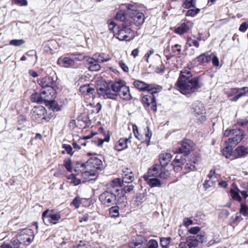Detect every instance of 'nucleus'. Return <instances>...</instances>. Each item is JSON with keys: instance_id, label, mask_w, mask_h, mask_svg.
Here are the masks:
<instances>
[{"instance_id": "obj_1", "label": "nucleus", "mask_w": 248, "mask_h": 248, "mask_svg": "<svg viewBox=\"0 0 248 248\" xmlns=\"http://www.w3.org/2000/svg\"><path fill=\"white\" fill-rule=\"evenodd\" d=\"M178 90L189 96L201 88L203 84L198 77H193L190 68L182 70L176 82Z\"/></svg>"}, {"instance_id": "obj_2", "label": "nucleus", "mask_w": 248, "mask_h": 248, "mask_svg": "<svg viewBox=\"0 0 248 248\" xmlns=\"http://www.w3.org/2000/svg\"><path fill=\"white\" fill-rule=\"evenodd\" d=\"M38 84L42 87V93L47 94L48 98H55L56 91L54 88L55 82L51 77H45L40 78L37 81Z\"/></svg>"}, {"instance_id": "obj_3", "label": "nucleus", "mask_w": 248, "mask_h": 248, "mask_svg": "<svg viewBox=\"0 0 248 248\" xmlns=\"http://www.w3.org/2000/svg\"><path fill=\"white\" fill-rule=\"evenodd\" d=\"M132 23L129 20L123 22L118 28L117 33V38L120 41H129L133 40L135 37L134 32L131 29Z\"/></svg>"}, {"instance_id": "obj_4", "label": "nucleus", "mask_w": 248, "mask_h": 248, "mask_svg": "<svg viewBox=\"0 0 248 248\" xmlns=\"http://www.w3.org/2000/svg\"><path fill=\"white\" fill-rule=\"evenodd\" d=\"M96 154L89 152L88 156L93 155L86 161V167L89 171L94 172L95 176H90V178H93L95 179L97 177V170H101L103 168V163L101 159L95 156Z\"/></svg>"}, {"instance_id": "obj_5", "label": "nucleus", "mask_w": 248, "mask_h": 248, "mask_svg": "<svg viewBox=\"0 0 248 248\" xmlns=\"http://www.w3.org/2000/svg\"><path fill=\"white\" fill-rule=\"evenodd\" d=\"M16 238L24 247L29 245L34 238L33 232L30 229H23L18 233Z\"/></svg>"}, {"instance_id": "obj_6", "label": "nucleus", "mask_w": 248, "mask_h": 248, "mask_svg": "<svg viewBox=\"0 0 248 248\" xmlns=\"http://www.w3.org/2000/svg\"><path fill=\"white\" fill-rule=\"evenodd\" d=\"M99 200L103 205L106 206H110L115 203L116 195L112 189H109V188H108L107 190L100 195Z\"/></svg>"}, {"instance_id": "obj_7", "label": "nucleus", "mask_w": 248, "mask_h": 248, "mask_svg": "<svg viewBox=\"0 0 248 248\" xmlns=\"http://www.w3.org/2000/svg\"><path fill=\"white\" fill-rule=\"evenodd\" d=\"M133 85L136 88L142 91H147L148 93H158L162 90V87L159 85L148 84L140 80H136Z\"/></svg>"}, {"instance_id": "obj_8", "label": "nucleus", "mask_w": 248, "mask_h": 248, "mask_svg": "<svg viewBox=\"0 0 248 248\" xmlns=\"http://www.w3.org/2000/svg\"><path fill=\"white\" fill-rule=\"evenodd\" d=\"M61 218L60 213L55 212L53 210L47 209L42 214V218L46 224L48 223L56 224Z\"/></svg>"}, {"instance_id": "obj_9", "label": "nucleus", "mask_w": 248, "mask_h": 248, "mask_svg": "<svg viewBox=\"0 0 248 248\" xmlns=\"http://www.w3.org/2000/svg\"><path fill=\"white\" fill-rule=\"evenodd\" d=\"M193 113L197 120L200 122H203L205 121L206 111L203 104L197 101L193 105Z\"/></svg>"}, {"instance_id": "obj_10", "label": "nucleus", "mask_w": 248, "mask_h": 248, "mask_svg": "<svg viewBox=\"0 0 248 248\" xmlns=\"http://www.w3.org/2000/svg\"><path fill=\"white\" fill-rule=\"evenodd\" d=\"M74 170L77 173H81L82 177L85 180H91L94 179L93 178H90V176H95L94 172L89 171L86 167V162L81 163L77 162L74 167Z\"/></svg>"}, {"instance_id": "obj_11", "label": "nucleus", "mask_w": 248, "mask_h": 248, "mask_svg": "<svg viewBox=\"0 0 248 248\" xmlns=\"http://www.w3.org/2000/svg\"><path fill=\"white\" fill-rule=\"evenodd\" d=\"M81 54L75 55L72 54L69 57L59 58L58 60V64L65 68H72L75 66L74 60H79V56H81Z\"/></svg>"}, {"instance_id": "obj_12", "label": "nucleus", "mask_w": 248, "mask_h": 248, "mask_svg": "<svg viewBox=\"0 0 248 248\" xmlns=\"http://www.w3.org/2000/svg\"><path fill=\"white\" fill-rule=\"evenodd\" d=\"M129 246L131 248H146L147 239L141 235H138L129 241Z\"/></svg>"}, {"instance_id": "obj_13", "label": "nucleus", "mask_w": 248, "mask_h": 248, "mask_svg": "<svg viewBox=\"0 0 248 248\" xmlns=\"http://www.w3.org/2000/svg\"><path fill=\"white\" fill-rule=\"evenodd\" d=\"M244 137V131L240 129H233L231 137L229 138L225 141V143H229L232 146L237 145L243 139Z\"/></svg>"}, {"instance_id": "obj_14", "label": "nucleus", "mask_w": 248, "mask_h": 248, "mask_svg": "<svg viewBox=\"0 0 248 248\" xmlns=\"http://www.w3.org/2000/svg\"><path fill=\"white\" fill-rule=\"evenodd\" d=\"M150 94L146 95L142 98V102L144 106L147 107L151 105V109L154 111L157 110L156 103V94L157 93H149Z\"/></svg>"}, {"instance_id": "obj_15", "label": "nucleus", "mask_w": 248, "mask_h": 248, "mask_svg": "<svg viewBox=\"0 0 248 248\" xmlns=\"http://www.w3.org/2000/svg\"><path fill=\"white\" fill-rule=\"evenodd\" d=\"M129 17L131 19L132 24H133L136 26H140L143 24L145 21V16L139 10L134 13H129Z\"/></svg>"}, {"instance_id": "obj_16", "label": "nucleus", "mask_w": 248, "mask_h": 248, "mask_svg": "<svg viewBox=\"0 0 248 248\" xmlns=\"http://www.w3.org/2000/svg\"><path fill=\"white\" fill-rule=\"evenodd\" d=\"M194 145L193 141L188 139L184 140L181 144V147L178 149L176 153H183L184 156L189 155Z\"/></svg>"}, {"instance_id": "obj_17", "label": "nucleus", "mask_w": 248, "mask_h": 248, "mask_svg": "<svg viewBox=\"0 0 248 248\" xmlns=\"http://www.w3.org/2000/svg\"><path fill=\"white\" fill-rule=\"evenodd\" d=\"M45 113L46 109L43 106H35L31 110V117L34 120H38L39 119L46 120Z\"/></svg>"}, {"instance_id": "obj_18", "label": "nucleus", "mask_w": 248, "mask_h": 248, "mask_svg": "<svg viewBox=\"0 0 248 248\" xmlns=\"http://www.w3.org/2000/svg\"><path fill=\"white\" fill-rule=\"evenodd\" d=\"M51 99L50 97L48 98V96H47V94H42L41 90L40 93H33L31 97V99L32 102L38 103L49 101V99Z\"/></svg>"}, {"instance_id": "obj_19", "label": "nucleus", "mask_w": 248, "mask_h": 248, "mask_svg": "<svg viewBox=\"0 0 248 248\" xmlns=\"http://www.w3.org/2000/svg\"><path fill=\"white\" fill-rule=\"evenodd\" d=\"M98 92L99 94L109 99H116L118 96V94L115 92L112 93L111 89L108 88V87L105 88H100L98 90Z\"/></svg>"}, {"instance_id": "obj_20", "label": "nucleus", "mask_w": 248, "mask_h": 248, "mask_svg": "<svg viewBox=\"0 0 248 248\" xmlns=\"http://www.w3.org/2000/svg\"><path fill=\"white\" fill-rule=\"evenodd\" d=\"M162 168L163 167L160 165L155 164L148 170L147 174H145L144 176L153 177H158Z\"/></svg>"}, {"instance_id": "obj_21", "label": "nucleus", "mask_w": 248, "mask_h": 248, "mask_svg": "<svg viewBox=\"0 0 248 248\" xmlns=\"http://www.w3.org/2000/svg\"><path fill=\"white\" fill-rule=\"evenodd\" d=\"M115 203L118 207L122 209L126 206L127 203V198L124 192H118Z\"/></svg>"}, {"instance_id": "obj_22", "label": "nucleus", "mask_w": 248, "mask_h": 248, "mask_svg": "<svg viewBox=\"0 0 248 248\" xmlns=\"http://www.w3.org/2000/svg\"><path fill=\"white\" fill-rule=\"evenodd\" d=\"M172 156V155L169 153H163L161 154L159 156L160 165L162 167H166L170 161Z\"/></svg>"}, {"instance_id": "obj_23", "label": "nucleus", "mask_w": 248, "mask_h": 248, "mask_svg": "<svg viewBox=\"0 0 248 248\" xmlns=\"http://www.w3.org/2000/svg\"><path fill=\"white\" fill-rule=\"evenodd\" d=\"M143 178L147 184L151 187H160L161 186L160 181L156 177L143 176Z\"/></svg>"}, {"instance_id": "obj_24", "label": "nucleus", "mask_w": 248, "mask_h": 248, "mask_svg": "<svg viewBox=\"0 0 248 248\" xmlns=\"http://www.w3.org/2000/svg\"><path fill=\"white\" fill-rule=\"evenodd\" d=\"M89 58L93 59V61H95L98 63L108 62L110 60V58L108 55L105 53H96L94 54L92 58Z\"/></svg>"}, {"instance_id": "obj_25", "label": "nucleus", "mask_w": 248, "mask_h": 248, "mask_svg": "<svg viewBox=\"0 0 248 248\" xmlns=\"http://www.w3.org/2000/svg\"><path fill=\"white\" fill-rule=\"evenodd\" d=\"M118 95L123 99L125 100H129L132 96L130 93L129 87L124 85L122 87L120 91L118 93Z\"/></svg>"}, {"instance_id": "obj_26", "label": "nucleus", "mask_w": 248, "mask_h": 248, "mask_svg": "<svg viewBox=\"0 0 248 248\" xmlns=\"http://www.w3.org/2000/svg\"><path fill=\"white\" fill-rule=\"evenodd\" d=\"M236 158H241L248 155V147L238 146L234 150Z\"/></svg>"}, {"instance_id": "obj_27", "label": "nucleus", "mask_w": 248, "mask_h": 248, "mask_svg": "<svg viewBox=\"0 0 248 248\" xmlns=\"http://www.w3.org/2000/svg\"><path fill=\"white\" fill-rule=\"evenodd\" d=\"M128 138H121L115 145L114 149L118 151H121L127 147V143L130 140Z\"/></svg>"}, {"instance_id": "obj_28", "label": "nucleus", "mask_w": 248, "mask_h": 248, "mask_svg": "<svg viewBox=\"0 0 248 248\" xmlns=\"http://www.w3.org/2000/svg\"><path fill=\"white\" fill-rule=\"evenodd\" d=\"M0 248H25V247L16 238L12 240L10 244H3Z\"/></svg>"}, {"instance_id": "obj_29", "label": "nucleus", "mask_w": 248, "mask_h": 248, "mask_svg": "<svg viewBox=\"0 0 248 248\" xmlns=\"http://www.w3.org/2000/svg\"><path fill=\"white\" fill-rule=\"evenodd\" d=\"M80 92L84 95H93L95 92V89L90 84L81 86L79 88Z\"/></svg>"}, {"instance_id": "obj_30", "label": "nucleus", "mask_w": 248, "mask_h": 248, "mask_svg": "<svg viewBox=\"0 0 248 248\" xmlns=\"http://www.w3.org/2000/svg\"><path fill=\"white\" fill-rule=\"evenodd\" d=\"M123 181L120 178H115L111 181L110 183L111 188L113 192H118L120 190L118 188V187H121L123 185Z\"/></svg>"}, {"instance_id": "obj_31", "label": "nucleus", "mask_w": 248, "mask_h": 248, "mask_svg": "<svg viewBox=\"0 0 248 248\" xmlns=\"http://www.w3.org/2000/svg\"><path fill=\"white\" fill-rule=\"evenodd\" d=\"M124 85H125V82L122 80L119 79L117 81H115L111 85V90L113 92L117 93L120 91L122 87Z\"/></svg>"}, {"instance_id": "obj_32", "label": "nucleus", "mask_w": 248, "mask_h": 248, "mask_svg": "<svg viewBox=\"0 0 248 248\" xmlns=\"http://www.w3.org/2000/svg\"><path fill=\"white\" fill-rule=\"evenodd\" d=\"M87 65L90 71H96L100 69V66L98 63L90 58H88L87 60Z\"/></svg>"}, {"instance_id": "obj_33", "label": "nucleus", "mask_w": 248, "mask_h": 248, "mask_svg": "<svg viewBox=\"0 0 248 248\" xmlns=\"http://www.w3.org/2000/svg\"><path fill=\"white\" fill-rule=\"evenodd\" d=\"M212 54H209L208 53L202 54L197 57L196 59L200 63L208 62L211 60Z\"/></svg>"}, {"instance_id": "obj_34", "label": "nucleus", "mask_w": 248, "mask_h": 248, "mask_svg": "<svg viewBox=\"0 0 248 248\" xmlns=\"http://www.w3.org/2000/svg\"><path fill=\"white\" fill-rule=\"evenodd\" d=\"M189 29L188 25L186 23L181 24L179 26L175 29L174 31L179 34H183L186 32Z\"/></svg>"}, {"instance_id": "obj_35", "label": "nucleus", "mask_w": 248, "mask_h": 248, "mask_svg": "<svg viewBox=\"0 0 248 248\" xmlns=\"http://www.w3.org/2000/svg\"><path fill=\"white\" fill-rule=\"evenodd\" d=\"M227 145L223 149L222 154L226 158H229L232 155L234 146H232L229 143H226Z\"/></svg>"}, {"instance_id": "obj_36", "label": "nucleus", "mask_w": 248, "mask_h": 248, "mask_svg": "<svg viewBox=\"0 0 248 248\" xmlns=\"http://www.w3.org/2000/svg\"><path fill=\"white\" fill-rule=\"evenodd\" d=\"M183 7L185 9H190L196 7L195 0H185L183 4Z\"/></svg>"}, {"instance_id": "obj_37", "label": "nucleus", "mask_w": 248, "mask_h": 248, "mask_svg": "<svg viewBox=\"0 0 248 248\" xmlns=\"http://www.w3.org/2000/svg\"><path fill=\"white\" fill-rule=\"evenodd\" d=\"M186 240L188 242V244L189 246H190V248L196 247L198 245L199 240L195 236H189Z\"/></svg>"}, {"instance_id": "obj_38", "label": "nucleus", "mask_w": 248, "mask_h": 248, "mask_svg": "<svg viewBox=\"0 0 248 248\" xmlns=\"http://www.w3.org/2000/svg\"><path fill=\"white\" fill-rule=\"evenodd\" d=\"M121 208L118 207V205L111 207L109 209V214L111 217H116L119 216V209Z\"/></svg>"}, {"instance_id": "obj_39", "label": "nucleus", "mask_w": 248, "mask_h": 248, "mask_svg": "<svg viewBox=\"0 0 248 248\" xmlns=\"http://www.w3.org/2000/svg\"><path fill=\"white\" fill-rule=\"evenodd\" d=\"M115 19L118 21L123 22H125L126 19V13L125 11L120 10L118 12L116 15Z\"/></svg>"}, {"instance_id": "obj_40", "label": "nucleus", "mask_w": 248, "mask_h": 248, "mask_svg": "<svg viewBox=\"0 0 248 248\" xmlns=\"http://www.w3.org/2000/svg\"><path fill=\"white\" fill-rule=\"evenodd\" d=\"M134 180V176L132 171H130V173H125L124 174L123 177V182L125 183H129L132 182Z\"/></svg>"}, {"instance_id": "obj_41", "label": "nucleus", "mask_w": 248, "mask_h": 248, "mask_svg": "<svg viewBox=\"0 0 248 248\" xmlns=\"http://www.w3.org/2000/svg\"><path fill=\"white\" fill-rule=\"evenodd\" d=\"M237 90V93H238L237 98L247 95L248 94V87H242Z\"/></svg>"}, {"instance_id": "obj_42", "label": "nucleus", "mask_w": 248, "mask_h": 248, "mask_svg": "<svg viewBox=\"0 0 248 248\" xmlns=\"http://www.w3.org/2000/svg\"><path fill=\"white\" fill-rule=\"evenodd\" d=\"M239 193L240 192L237 190V191H235L232 189L230 190V193L232 198L234 200L241 202L242 198L239 194Z\"/></svg>"}, {"instance_id": "obj_43", "label": "nucleus", "mask_w": 248, "mask_h": 248, "mask_svg": "<svg viewBox=\"0 0 248 248\" xmlns=\"http://www.w3.org/2000/svg\"><path fill=\"white\" fill-rule=\"evenodd\" d=\"M186 44L189 47L193 46L197 48L199 47L200 46L199 43L198 42V41L195 39H193L191 37H188L187 38Z\"/></svg>"}, {"instance_id": "obj_44", "label": "nucleus", "mask_w": 248, "mask_h": 248, "mask_svg": "<svg viewBox=\"0 0 248 248\" xmlns=\"http://www.w3.org/2000/svg\"><path fill=\"white\" fill-rule=\"evenodd\" d=\"M200 9L199 8L189 9L186 13V16H190L191 17L195 16L199 13Z\"/></svg>"}, {"instance_id": "obj_45", "label": "nucleus", "mask_w": 248, "mask_h": 248, "mask_svg": "<svg viewBox=\"0 0 248 248\" xmlns=\"http://www.w3.org/2000/svg\"><path fill=\"white\" fill-rule=\"evenodd\" d=\"M170 237H163L160 238V245L162 248H167V246L170 243Z\"/></svg>"}, {"instance_id": "obj_46", "label": "nucleus", "mask_w": 248, "mask_h": 248, "mask_svg": "<svg viewBox=\"0 0 248 248\" xmlns=\"http://www.w3.org/2000/svg\"><path fill=\"white\" fill-rule=\"evenodd\" d=\"M25 43V41L23 39H13L10 41L9 44L14 46H20Z\"/></svg>"}, {"instance_id": "obj_47", "label": "nucleus", "mask_w": 248, "mask_h": 248, "mask_svg": "<svg viewBox=\"0 0 248 248\" xmlns=\"http://www.w3.org/2000/svg\"><path fill=\"white\" fill-rule=\"evenodd\" d=\"M80 204H81L80 198L79 196H77L73 199V200L71 202L70 205L74 206L76 209H78L79 208Z\"/></svg>"}, {"instance_id": "obj_48", "label": "nucleus", "mask_w": 248, "mask_h": 248, "mask_svg": "<svg viewBox=\"0 0 248 248\" xmlns=\"http://www.w3.org/2000/svg\"><path fill=\"white\" fill-rule=\"evenodd\" d=\"M64 166L66 168V169L69 172H72V162L71 160L68 158L64 160Z\"/></svg>"}, {"instance_id": "obj_49", "label": "nucleus", "mask_w": 248, "mask_h": 248, "mask_svg": "<svg viewBox=\"0 0 248 248\" xmlns=\"http://www.w3.org/2000/svg\"><path fill=\"white\" fill-rule=\"evenodd\" d=\"M147 247L148 248H157L158 243L155 240L151 239L148 242H147Z\"/></svg>"}, {"instance_id": "obj_50", "label": "nucleus", "mask_w": 248, "mask_h": 248, "mask_svg": "<svg viewBox=\"0 0 248 248\" xmlns=\"http://www.w3.org/2000/svg\"><path fill=\"white\" fill-rule=\"evenodd\" d=\"M110 140V136L108 133L107 135L105 136V138L104 139H99L98 140L97 142V145L98 146H101L103 143L106 142H108Z\"/></svg>"}, {"instance_id": "obj_51", "label": "nucleus", "mask_w": 248, "mask_h": 248, "mask_svg": "<svg viewBox=\"0 0 248 248\" xmlns=\"http://www.w3.org/2000/svg\"><path fill=\"white\" fill-rule=\"evenodd\" d=\"M73 248H87L86 247V243L83 241H79L76 242L73 245Z\"/></svg>"}, {"instance_id": "obj_52", "label": "nucleus", "mask_w": 248, "mask_h": 248, "mask_svg": "<svg viewBox=\"0 0 248 248\" xmlns=\"http://www.w3.org/2000/svg\"><path fill=\"white\" fill-rule=\"evenodd\" d=\"M133 188L134 186L132 185H127L124 186L123 188L120 190V192H124V194L126 193L130 192L132 190H133Z\"/></svg>"}, {"instance_id": "obj_53", "label": "nucleus", "mask_w": 248, "mask_h": 248, "mask_svg": "<svg viewBox=\"0 0 248 248\" xmlns=\"http://www.w3.org/2000/svg\"><path fill=\"white\" fill-rule=\"evenodd\" d=\"M125 7L127 9L129 13H134V12H137L138 10L137 9L136 7L132 4H125Z\"/></svg>"}, {"instance_id": "obj_54", "label": "nucleus", "mask_w": 248, "mask_h": 248, "mask_svg": "<svg viewBox=\"0 0 248 248\" xmlns=\"http://www.w3.org/2000/svg\"><path fill=\"white\" fill-rule=\"evenodd\" d=\"M170 175V173L168 171H165L163 167L161 169V171H160V174L158 176L160 178H162L163 179H167Z\"/></svg>"}, {"instance_id": "obj_55", "label": "nucleus", "mask_w": 248, "mask_h": 248, "mask_svg": "<svg viewBox=\"0 0 248 248\" xmlns=\"http://www.w3.org/2000/svg\"><path fill=\"white\" fill-rule=\"evenodd\" d=\"M53 99H50L51 100L50 101V107L53 111H59L60 108L58 104L54 100H53Z\"/></svg>"}, {"instance_id": "obj_56", "label": "nucleus", "mask_w": 248, "mask_h": 248, "mask_svg": "<svg viewBox=\"0 0 248 248\" xmlns=\"http://www.w3.org/2000/svg\"><path fill=\"white\" fill-rule=\"evenodd\" d=\"M62 148L65 149L68 154L71 155L73 154V149L70 145L64 144L62 145Z\"/></svg>"}, {"instance_id": "obj_57", "label": "nucleus", "mask_w": 248, "mask_h": 248, "mask_svg": "<svg viewBox=\"0 0 248 248\" xmlns=\"http://www.w3.org/2000/svg\"><path fill=\"white\" fill-rule=\"evenodd\" d=\"M152 136V131L150 130L149 127L148 126L146 127V129H145V136H146L145 140L147 142H149Z\"/></svg>"}, {"instance_id": "obj_58", "label": "nucleus", "mask_w": 248, "mask_h": 248, "mask_svg": "<svg viewBox=\"0 0 248 248\" xmlns=\"http://www.w3.org/2000/svg\"><path fill=\"white\" fill-rule=\"evenodd\" d=\"M248 206L245 204H241L240 208V213L244 216L248 215Z\"/></svg>"}, {"instance_id": "obj_59", "label": "nucleus", "mask_w": 248, "mask_h": 248, "mask_svg": "<svg viewBox=\"0 0 248 248\" xmlns=\"http://www.w3.org/2000/svg\"><path fill=\"white\" fill-rule=\"evenodd\" d=\"M133 130L135 137L140 140L141 136L139 133L138 126L135 124L133 125Z\"/></svg>"}, {"instance_id": "obj_60", "label": "nucleus", "mask_w": 248, "mask_h": 248, "mask_svg": "<svg viewBox=\"0 0 248 248\" xmlns=\"http://www.w3.org/2000/svg\"><path fill=\"white\" fill-rule=\"evenodd\" d=\"M200 231V228L198 226L193 227L190 228L188 230V232L190 234H197Z\"/></svg>"}, {"instance_id": "obj_61", "label": "nucleus", "mask_w": 248, "mask_h": 248, "mask_svg": "<svg viewBox=\"0 0 248 248\" xmlns=\"http://www.w3.org/2000/svg\"><path fill=\"white\" fill-rule=\"evenodd\" d=\"M119 66L125 72H128L129 71V68L128 66L125 64L123 61H120L119 62Z\"/></svg>"}, {"instance_id": "obj_62", "label": "nucleus", "mask_w": 248, "mask_h": 248, "mask_svg": "<svg viewBox=\"0 0 248 248\" xmlns=\"http://www.w3.org/2000/svg\"><path fill=\"white\" fill-rule=\"evenodd\" d=\"M154 53V50L153 49H151L149 50L144 55V59L145 60L148 62L149 59L150 57Z\"/></svg>"}, {"instance_id": "obj_63", "label": "nucleus", "mask_w": 248, "mask_h": 248, "mask_svg": "<svg viewBox=\"0 0 248 248\" xmlns=\"http://www.w3.org/2000/svg\"><path fill=\"white\" fill-rule=\"evenodd\" d=\"M185 169L189 171H194L196 170V168L195 165L190 163H186L185 166Z\"/></svg>"}, {"instance_id": "obj_64", "label": "nucleus", "mask_w": 248, "mask_h": 248, "mask_svg": "<svg viewBox=\"0 0 248 248\" xmlns=\"http://www.w3.org/2000/svg\"><path fill=\"white\" fill-rule=\"evenodd\" d=\"M179 248H190L188 242L186 240V241L181 242L179 245Z\"/></svg>"}]
</instances>
